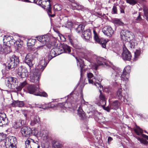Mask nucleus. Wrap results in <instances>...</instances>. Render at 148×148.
Segmentation results:
<instances>
[{
	"label": "nucleus",
	"mask_w": 148,
	"mask_h": 148,
	"mask_svg": "<svg viewBox=\"0 0 148 148\" xmlns=\"http://www.w3.org/2000/svg\"><path fill=\"white\" fill-rule=\"evenodd\" d=\"M119 103L118 101H116L113 102L111 105V108L114 109L117 108L119 106Z\"/></svg>",
	"instance_id": "72a5a7b5"
},
{
	"label": "nucleus",
	"mask_w": 148,
	"mask_h": 148,
	"mask_svg": "<svg viewBox=\"0 0 148 148\" xmlns=\"http://www.w3.org/2000/svg\"><path fill=\"white\" fill-rule=\"evenodd\" d=\"M20 132L23 137H29L31 134L32 130L27 126H24L21 128Z\"/></svg>",
	"instance_id": "9b49d317"
},
{
	"label": "nucleus",
	"mask_w": 148,
	"mask_h": 148,
	"mask_svg": "<svg viewBox=\"0 0 148 148\" xmlns=\"http://www.w3.org/2000/svg\"><path fill=\"white\" fill-rule=\"evenodd\" d=\"M131 33L126 30H122L121 32V39L124 41H128L130 40V38Z\"/></svg>",
	"instance_id": "ddd939ff"
},
{
	"label": "nucleus",
	"mask_w": 148,
	"mask_h": 148,
	"mask_svg": "<svg viewBox=\"0 0 148 148\" xmlns=\"http://www.w3.org/2000/svg\"><path fill=\"white\" fill-rule=\"evenodd\" d=\"M16 71L17 74L22 78H24L28 76V72L27 69L23 66L19 67Z\"/></svg>",
	"instance_id": "1a4fd4ad"
},
{
	"label": "nucleus",
	"mask_w": 148,
	"mask_h": 148,
	"mask_svg": "<svg viewBox=\"0 0 148 148\" xmlns=\"http://www.w3.org/2000/svg\"><path fill=\"white\" fill-rule=\"evenodd\" d=\"M93 33L94 34V37L95 41L101 44L102 47L103 48H105L106 47V44L108 41L106 40L100 39L94 29L93 30Z\"/></svg>",
	"instance_id": "9d476101"
},
{
	"label": "nucleus",
	"mask_w": 148,
	"mask_h": 148,
	"mask_svg": "<svg viewBox=\"0 0 148 148\" xmlns=\"http://www.w3.org/2000/svg\"><path fill=\"white\" fill-rule=\"evenodd\" d=\"M38 53L37 51L28 54L25 58V62L29 67L30 69L31 70L34 64V61L32 58H38Z\"/></svg>",
	"instance_id": "7ed1b4c3"
},
{
	"label": "nucleus",
	"mask_w": 148,
	"mask_h": 148,
	"mask_svg": "<svg viewBox=\"0 0 148 148\" xmlns=\"http://www.w3.org/2000/svg\"><path fill=\"white\" fill-rule=\"evenodd\" d=\"M113 23L117 26L122 25L123 23L117 18H114L112 20Z\"/></svg>",
	"instance_id": "7c9ffc66"
},
{
	"label": "nucleus",
	"mask_w": 148,
	"mask_h": 148,
	"mask_svg": "<svg viewBox=\"0 0 148 148\" xmlns=\"http://www.w3.org/2000/svg\"><path fill=\"white\" fill-rule=\"evenodd\" d=\"M139 57V51L136 50V51L134 52V60H138Z\"/></svg>",
	"instance_id": "c03bdc74"
},
{
	"label": "nucleus",
	"mask_w": 148,
	"mask_h": 148,
	"mask_svg": "<svg viewBox=\"0 0 148 148\" xmlns=\"http://www.w3.org/2000/svg\"><path fill=\"white\" fill-rule=\"evenodd\" d=\"M79 64L80 68L81 75L83 68L84 66V61L81 59L80 60L78 61V63L77 64L78 65Z\"/></svg>",
	"instance_id": "2f4dec72"
},
{
	"label": "nucleus",
	"mask_w": 148,
	"mask_h": 148,
	"mask_svg": "<svg viewBox=\"0 0 148 148\" xmlns=\"http://www.w3.org/2000/svg\"><path fill=\"white\" fill-rule=\"evenodd\" d=\"M52 144L53 148H62L63 147L61 142L57 140L53 141Z\"/></svg>",
	"instance_id": "412c9836"
},
{
	"label": "nucleus",
	"mask_w": 148,
	"mask_h": 148,
	"mask_svg": "<svg viewBox=\"0 0 148 148\" xmlns=\"http://www.w3.org/2000/svg\"><path fill=\"white\" fill-rule=\"evenodd\" d=\"M45 60H42L39 62L36 69H34L30 72V81L36 84L39 82L40 73L42 72L47 65Z\"/></svg>",
	"instance_id": "f257e3e1"
},
{
	"label": "nucleus",
	"mask_w": 148,
	"mask_h": 148,
	"mask_svg": "<svg viewBox=\"0 0 148 148\" xmlns=\"http://www.w3.org/2000/svg\"><path fill=\"white\" fill-rule=\"evenodd\" d=\"M16 88L17 91H20L22 90V88L20 85H19L18 87Z\"/></svg>",
	"instance_id": "4d7b16f0"
},
{
	"label": "nucleus",
	"mask_w": 148,
	"mask_h": 148,
	"mask_svg": "<svg viewBox=\"0 0 148 148\" xmlns=\"http://www.w3.org/2000/svg\"><path fill=\"white\" fill-rule=\"evenodd\" d=\"M113 71L112 75V77L114 78V79H116V80L119 77L120 73L121 72L120 69H119L118 68L116 67L114 68L113 69Z\"/></svg>",
	"instance_id": "a211bd4d"
},
{
	"label": "nucleus",
	"mask_w": 148,
	"mask_h": 148,
	"mask_svg": "<svg viewBox=\"0 0 148 148\" xmlns=\"http://www.w3.org/2000/svg\"><path fill=\"white\" fill-rule=\"evenodd\" d=\"M5 80L7 85L10 89H14L17 84L18 81L15 78L9 77L6 78Z\"/></svg>",
	"instance_id": "39448f33"
},
{
	"label": "nucleus",
	"mask_w": 148,
	"mask_h": 148,
	"mask_svg": "<svg viewBox=\"0 0 148 148\" xmlns=\"http://www.w3.org/2000/svg\"><path fill=\"white\" fill-rule=\"evenodd\" d=\"M40 121V118L38 116H36L34 117L33 120L31 121V124L32 125H34Z\"/></svg>",
	"instance_id": "bb28decb"
},
{
	"label": "nucleus",
	"mask_w": 148,
	"mask_h": 148,
	"mask_svg": "<svg viewBox=\"0 0 148 148\" xmlns=\"http://www.w3.org/2000/svg\"><path fill=\"white\" fill-rule=\"evenodd\" d=\"M97 102L99 106H101L103 108H104L106 103V101H105V103H103V101L100 100V101H97Z\"/></svg>",
	"instance_id": "79ce46f5"
},
{
	"label": "nucleus",
	"mask_w": 148,
	"mask_h": 148,
	"mask_svg": "<svg viewBox=\"0 0 148 148\" xmlns=\"http://www.w3.org/2000/svg\"><path fill=\"white\" fill-rule=\"evenodd\" d=\"M26 82L25 81L21 83L19 85L21 86L23 88L26 85Z\"/></svg>",
	"instance_id": "864d4df0"
},
{
	"label": "nucleus",
	"mask_w": 148,
	"mask_h": 148,
	"mask_svg": "<svg viewBox=\"0 0 148 148\" xmlns=\"http://www.w3.org/2000/svg\"><path fill=\"white\" fill-rule=\"evenodd\" d=\"M50 0H40L38 2L39 5L48 10V13H51Z\"/></svg>",
	"instance_id": "6e6552de"
},
{
	"label": "nucleus",
	"mask_w": 148,
	"mask_h": 148,
	"mask_svg": "<svg viewBox=\"0 0 148 148\" xmlns=\"http://www.w3.org/2000/svg\"><path fill=\"white\" fill-rule=\"evenodd\" d=\"M12 36H5L3 39V40L4 41V42H7L10 41V39H12Z\"/></svg>",
	"instance_id": "a19ab883"
},
{
	"label": "nucleus",
	"mask_w": 148,
	"mask_h": 148,
	"mask_svg": "<svg viewBox=\"0 0 148 148\" xmlns=\"http://www.w3.org/2000/svg\"><path fill=\"white\" fill-rule=\"evenodd\" d=\"M99 90L100 92V95L99 96L100 100L103 101V103H105V101H106V98L105 96L102 93L100 89H99Z\"/></svg>",
	"instance_id": "f704fd0d"
},
{
	"label": "nucleus",
	"mask_w": 148,
	"mask_h": 148,
	"mask_svg": "<svg viewBox=\"0 0 148 148\" xmlns=\"http://www.w3.org/2000/svg\"><path fill=\"white\" fill-rule=\"evenodd\" d=\"M12 125L14 128L17 129L21 126V124L19 123L18 121L13 122L12 123Z\"/></svg>",
	"instance_id": "e433bc0d"
},
{
	"label": "nucleus",
	"mask_w": 148,
	"mask_h": 148,
	"mask_svg": "<svg viewBox=\"0 0 148 148\" xmlns=\"http://www.w3.org/2000/svg\"><path fill=\"white\" fill-rule=\"evenodd\" d=\"M147 2V0H139V4L143 5H145V4Z\"/></svg>",
	"instance_id": "603ef678"
},
{
	"label": "nucleus",
	"mask_w": 148,
	"mask_h": 148,
	"mask_svg": "<svg viewBox=\"0 0 148 148\" xmlns=\"http://www.w3.org/2000/svg\"><path fill=\"white\" fill-rule=\"evenodd\" d=\"M55 50L54 48H53L50 51L49 55V58L50 59H51L52 58L58 55L56 54Z\"/></svg>",
	"instance_id": "c85d7f7f"
},
{
	"label": "nucleus",
	"mask_w": 148,
	"mask_h": 148,
	"mask_svg": "<svg viewBox=\"0 0 148 148\" xmlns=\"http://www.w3.org/2000/svg\"><path fill=\"white\" fill-rule=\"evenodd\" d=\"M51 45L52 46L56 47L57 46L58 44L55 42H54L51 43Z\"/></svg>",
	"instance_id": "bf43d9fd"
},
{
	"label": "nucleus",
	"mask_w": 148,
	"mask_h": 148,
	"mask_svg": "<svg viewBox=\"0 0 148 148\" xmlns=\"http://www.w3.org/2000/svg\"><path fill=\"white\" fill-rule=\"evenodd\" d=\"M134 131L137 135H139V130L138 128H134Z\"/></svg>",
	"instance_id": "13d9d810"
},
{
	"label": "nucleus",
	"mask_w": 148,
	"mask_h": 148,
	"mask_svg": "<svg viewBox=\"0 0 148 148\" xmlns=\"http://www.w3.org/2000/svg\"><path fill=\"white\" fill-rule=\"evenodd\" d=\"M19 61L18 57L13 55L10 58L6 63H4L5 66L9 69L16 67L19 64Z\"/></svg>",
	"instance_id": "20e7f679"
},
{
	"label": "nucleus",
	"mask_w": 148,
	"mask_h": 148,
	"mask_svg": "<svg viewBox=\"0 0 148 148\" xmlns=\"http://www.w3.org/2000/svg\"><path fill=\"white\" fill-rule=\"evenodd\" d=\"M54 48L55 49V50L56 52V54L58 55L63 53V49L62 48V45H61V46H60L59 47H54Z\"/></svg>",
	"instance_id": "cd10ccee"
},
{
	"label": "nucleus",
	"mask_w": 148,
	"mask_h": 148,
	"mask_svg": "<svg viewBox=\"0 0 148 148\" xmlns=\"http://www.w3.org/2000/svg\"><path fill=\"white\" fill-rule=\"evenodd\" d=\"M84 26L82 25H79L76 29V31L78 33H79L82 32L84 29Z\"/></svg>",
	"instance_id": "c9c22d12"
},
{
	"label": "nucleus",
	"mask_w": 148,
	"mask_h": 148,
	"mask_svg": "<svg viewBox=\"0 0 148 148\" xmlns=\"http://www.w3.org/2000/svg\"><path fill=\"white\" fill-rule=\"evenodd\" d=\"M124 45H125V46L126 45H127L131 49L133 47H134L132 43L128 41V40L127 41V42H126L125 44Z\"/></svg>",
	"instance_id": "49530a36"
},
{
	"label": "nucleus",
	"mask_w": 148,
	"mask_h": 148,
	"mask_svg": "<svg viewBox=\"0 0 148 148\" xmlns=\"http://www.w3.org/2000/svg\"><path fill=\"white\" fill-rule=\"evenodd\" d=\"M97 62L98 65H103L105 64L107 65L106 62V60L103 58H99L97 60Z\"/></svg>",
	"instance_id": "393cba45"
},
{
	"label": "nucleus",
	"mask_w": 148,
	"mask_h": 148,
	"mask_svg": "<svg viewBox=\"0 0 148 148\" xmlns=\"http://www.w3.org/2000/svg\"><path fill=\"white\" fill-rule=\"evenodd\" d=\"M139 18V15L138 16L137 18V19H136V23H138V19Z\"/></svg>",
	"instance_id": "69168bd1"
},
{
	"label": "nucleus",
	"mask_w": 148,
	"mask_h": 148,
	"mask_svg": "<svg viewBox=\"0 0 148 148\" xmlns=\"http://www.w3.org/2000/svg\"><path fill=\"white\" fill-rule=\"evenodd\" d=\"M3 52H0V61L1 60V58L2 56L1 55L2 54V53Z\"/></svg>",
	"instance_id": "0e129e2a"
},
{
	"label": "nucleus",
	"mask_w": 148,
	"mask_h": 148,
	"mask_svg": "<svg viewBox=\"0 0 148 148\" xmlns=\"http://www.w3.org/2000/svg\"><path fill=\"white\" fill-rule=\"evenodd\" d=\"M26 148H39L38 142H35L34 140L30 138H28L25 141Z\"/></svg>",
	"instance_id": "0eeeda50"
},
{
	"label": "nucleus",
	"mask_w": 148,
	"mask_h": 148,
	"mask_svg": "<svg viewBox=\"0 0 148 148\" xmlns=\"http://www.w3.org/2000/svg\"><path fill=\"white\" fill-rule=\"evenodd\" d=\"M112 140V138L111 137H109L108 138V143H110Z\"/></svg>",
	"instance_id": "052dcab7"
},
{
	"label": "nucleus",
	"mask_w": 148,
	"mask_h": 148,
	"mask_svg": "<svg viewBox=\"0 0 148 148\" xmlns=\"http://www.w3.org/2000/svg\"><path fill=\"white\" fill-rule=\"evenodd\" d=\"M123 51L122 54L123 58L124 60L129 61L131 58L132 56L130 52L127 49L126 46L123 45Z\"/></svg>",
	"instance_id": "f8f14e48"
},
{
	"label": "nucleus",
	"mask_w": 148,
	"mask_h": 148,
	"mask_svg": "<svg viewBox=\"0 0 148 148\" xmlns=\"http://www.w3.org/2000/svg\"><path fill=\"white\" fill-rule=\"evenodd\" d=\"M38 40L42 44V46L48 44L50 41L49 37L47 35H44L38 36L37 37Z\"/></svg>",
	"instance_id": "4468645a"
},
{
	"label": "nucleus",
	"mask_w": 148,
	"mask_h": 148,
	"mask_svg": "<svg viewBox=\"0 0 148 148\" xmlns=\"http://www.w3.org/2000/svg\"><path fill=\"white\" fill-rule=\"evenodd\" d=\"M70 42H71V45H73V41L72 39L71 38H69V39Z\"/></svg>",
	"instance_id": "e2e57ef3"
},
{
	"label": "nucleus",
	"mask_w": 148,
	"mask_h": 148,
	"mask_svg": "<svg viewBox=\"0 0 148 148\" xmlns=\"http://www.w3.org/2000/svg\"><path fill=\"white\" fill-rule=\"evenodd\" d=\"M112 11L114 12V14H116V13L117 12V10L116 7L115 6H113L112 8Z\"/></svg>",
	"instance_id": "5fc2aeb1"
},
{
	"label": "nucleus",
	"mask_w": 148,
	"mask_h": 148,
	"mask_svg": "<svg viewBox=\"0 0 148 148\" xmlns=\"http://www.w3.org/2000/svg\"><path fill=\"white\" fill-rule=\"evenodd\" d=\"M10 47H7V46H4V48L3 49L2 48V46L0 45V52H4L5 53H7L11 51V50H8V49H9Z\"/></svg>",
	"instance_id": "c756f323"
},
{
	"label": "nucleus",
	"mask_w": 148,
	"mask_h": 148,
	"mask_svg": "<svg viewBox=\"0 0 148 148\" xmlns=\"http://www.w3.org/2000/svg\"><path fill=\"white\" fill-rule=\"evenodd\" d=\"M8 123V121L5 114H3L0 115V126L6 125Z\"/></svg>",
	"instance_id": "f3484780"
},
{
	"label": "nucleus",
	"mask_w": 148,
	"mask_h": 148,
	"mask_svg": "<svg viewBox=\"0 0 148 148\" xmlns=\"http://www.w3.org/2000/svg\"><path fill=\"white\" fill-rule=\"evenodd\" d=\"M127 3L132 5H134L136 2L135 0H126Z\"/></svg>",
	"instance_id": "09e8293b"
},
{
	"label": "nucleus",
	"mask_w": 148,
	"mask_h": 148,
	"mask_svg": "<svg viewBox=\"0 0 148 148\" xmlns=\"http://www.w3.org/2000/svg\"><path fill=\"white\" fill-rule=\"evenodd\" d=\"M79 106V107L77 110L78 114L80 117L81 119H83L85 118V115L82 109V105L77 104V106Z\"/></svg>",
	"instance_id": "aec40b11"
},
{
	"label": "nucleus",
	"mask_w": 148,
	"mask_h": 148,
	"mask_svg": "<svg viewBox=\"0 0 148 148\" xmlns=\"http://www.w3.org/2000/svg\"><path fill=\"white\" fill-rule=\"evenodd\" d=\"M49 15H50V14H49ZM55 15L54 14H51V15L50 16H51V17H54V16H55Z\"/></svg>",
	"instance_id": "338daca9"
},
{
	"label": "nucleus",
	"mask_w": 148,
	"mask_h": 148,
	"mask_svg": "<svg viewBox=\"0 0 148 148\" xmlns=\"http://www.w3.org/2000/svg\"><path fill=\"white\" fill-rule=\"evenodd\" d=\"M72 25L73 23L72 22H69L66 24V27L70 28L72 27Z\"/></svg>",
	"instance_id": "3c124183"
},
{
	"label": "nucleus",
	"mask_w": 148,
	"mask_h": 148,
	"mask_svg": "<svg viewBox=\"0 0 148 148\" xmlns=\"http://www.w3.org/2000/svg\"><path fill=\"white\" fill-rule=\"evenodd\" d=\"M36 95L42 96L44 97H47V94L45 92H38L37 94H35Z\"/></svg>",
	"instance_id": "ea45409f"
},
{
	"label": "nucleus",
	"mask_w": 148,
	"mask_h": 148,
	"mask_svg": "<svg viewBox=\"0 0 148 148\" xmlns=\"http://www.w3.org/2000/svg\"><path fill=\"white\" fill-rule=\"evenodd\" d=\"M5 137V134L0 133V142H3L6 148H16V138L13 136H10L6 138Z\"/></svg>",
	"instance_id": "f03ea898"
},
{
	"label": "nucleus",
	"mask_w": 148,
	"mask_h": 148,
	"mask_svg": "<svg viewBox=\"0 0 148 148\" xmlns=\"http://www.w3.org/2000/svg\"><path fill=\"white\" fill-rule=\"evenodd\" d=\"M49 107H50L49 106H46L45 108H44V109H45V108H49Z\"/></svg>",
	"instance_id": "774afa93"
},
{
	"label": "nucleus",
	"mask_w": 148,
	"mask_h": 148,
	"mask_svg": "<svg viewBox=\"0 0 148 148\" xmlns=\"http://www.w3.org/2000/svg\"><path fill=\"white\" fill-rule=\"evenodd\" d=\"M143 130L139 127V136H141L143 138L148 140V136L143 134Z\"/></svg>",
	"instance_id": "58836bf2"
},
{
	"label": "nucleus",
	"mask_w": 148,
	"mask_h": 148,
	"mask_svg": "<svg viewBox=\"0 0 148 148\" xmlns=\"http://www.w3.org/2000/svg\"><path fill=\"white\" fill-rule=\"evenodd\" d=\"M95 85L96 87H97L98 88H100V89H102L103 87L100 84L98 83H95L94 82L93 83V84Z\"/></svg>",
	"instance_id": "8fccbe9b"
},
{
	"label": "nucleus",
	"mask_w": 148,
	"mask_h": 148,
	"mask_svg": "<svg viewBox=\"0 0 148 148\" xmlns=\"http://www.w3.org/2000/svg\"><path fill=\"white\" fill-rule=\"evenodd\" d=\"M12 105L13 106L22 107L24 106V104L22 101H15L12 103Z\"/></svg>",
	"instance_id": "5701e85b"
},
{
	"label": "nucleus",
	"mask_w": 148,
	"mask_h": 148,
	"mask_svg": "<svg viewBox=\"0 0 148 148\" xmlns=\"http://www.w3.org/2000/svg\"><path fill=\"white\" fill-rule=\"evenodd\" d=\"M144 15L145 17L146 20L148 21V8L145 5L143 6Z\"/></svg>",
	"instance_id": "a878e982"
},
{
	"label": "nucleus",
	"mask_w": 148,
	"mask_h": 148,
	"mask_svg": "<svg viewBox=\"0 0 148 148\" xmlns=\"http://www.w3.org/2000/svg\"><path fill=\"white\" fill-rule=\"evenodd\" d=\"M122 92V90L121 88L119 89L117 92V95L119 99H121L122 98V97H123V99H125L126 100L127 98L128 97V96L127 95V97L126 95H122L121 93Z\"/></svg>",
	"instance_id": "b1692460"
},
{
	"label": "nucleus",
	"mask_w": 148,
	"mask_h": 148,
	"mask_svg": "<svg viewBox=\"0 0 148 148\" xmlns=\"http://www.w3.org/2000/svg\"><path fill=\"white\" fill-rule=\"evenodd\" d=\"M94 76L91 73H87V77L88 78V80L90 84H93L94 83L93 80L91 79Z\"/></svg>",
	"instance_id": "473e14b6"
},
{
	"label": "nucleus",
	"mask_w": 148,
	"mask_h": 148,
	"mask_svg": "<svg viewBox=\"0 0 148 148\" xmlns=\"http://www.w3.org/2000/svg\"><path fill=\"white\" fill-rule=\"evenodd\" d=\"M62 6L59 4H56L54 6V9L55 11H60L62 9Z\"/></svg>",
	"instance_id": "4c0bfd02"
},
{
	"label": "nucleus",
	"mask_w": 148,
	"mask_h": 148,
	"mask_svg": "<svg viewBox=\"0 0 148 148\" xmlns=\"http://www.w3.org/2000/svg\"><path fill=\"white\" fill-rule=\"evenodd\" d=\"M139 141L140 143L145 145H147L148 144V142L146 140L143 139V138H139Z\"/></svg>",
	"instance_id": "a18cd8bd"
},
{
	"label": "nucleus",
	"mask_w": 148,
	"mask_h": 148,
	"mask_svg": "<svg viewBox=\"0 0 148 148\" xmlns=\"http://www.w3.org/2000/svg\"><path fill=\"white\" fill-rule=\"evenodd\" d=\"M39 89V86H36L34 85H30L28 86L27 87V92L30 94H36L37 91Z\"/></svg>",
	"instance_id": "dca6fc26"
},
{
	"label": "nucleus",
	"mask_w": 148,
	"mask_h": 148,
	"mask_svg": "<svg viewBox=\"0 0 148 148\" xmlns=\"http://www.w3.org/2000/svg\"><path fill=\"white\" fill-rule=\"evenodd\" d=\"M35 40L32 39H30L28 40L27 44L29 45H32L34 44Z\"/></svg>",
	"instance_id": "37998d69"
},
{
	"label": "nucleus",
	"mask_w": 148,
	"mask_h": 148,
	"mask_svg": "<svg viewBox=\"0 0 148 148\" xmlns=\"http://www.w3.org/2000/svg\"><path fill=\"white\" fill-rule=\"evenodd\" d=\"M62 48L63 52L69 53L71 51V47L66 45H62Z\"/></svg>",
	"instance_id": "4be33fe9"
},
{
	"label": "nucleus",
	"mask_w": 148,
	"mask_h": 148,
	"mask_svg": "<svg viewBox=\"0 0 148 148\" xmlns=\"http://www.w3.org/2000/svg\"><path fill=\"white\" fill-rule=\"evenodd\" d=\"M131 71V67L130 66H126L123 70L122 73L120 77L121 81L126 82L128 81L129 75Z\"/></svg>",
	"instance_id": "423d86ee"
},
{
	"label": "nucleus",
	"mask_w": 148,
	"mask_h": 148,
	"mask_svg": "<svg viewBox=\"0 0 148 148\" xmlns=\"http://www.w3.org/2000/svg\"><path fill=\"white\" fill-rule=\"evenodd\" d=\"M18 122L19 124H21V126L25 124V123L24 121L22 120H19L18 121Z\"/></svg>",
	"instance_id": "6e6d98bb"
},
{
	"label": "nucleus",
	"mask_w": 148,
	"mask_h": 148,
	"mask_svg": "<svg viewBox=\"0 0 148 148\" xmlns=\"http://www.w3.org/2000/svg\"><path fill=\"white\" fill-rule=\"evenodd\" d=\"M82 36L85 40H89L91 37V32L90 30L88 29L85 30L83 32Z\"/></svg>",
	"instance_id": "6ab92c4d"
},
{
	"label": "nucleus",
	"mask_w": 148,
	"mask_h": 148,
	"mask_svg": "<svg viewBox=\"0 0 148 148\" xmlns=\"http://www.w3.org/2000/svg\"><path fill=\"white\" fill-rule=\"evenodd\" d=\"M102 32L104 34L110 37L114 33V31L111 27L109 26L105 27L102 29Z\"/></svg>",
	"instance_id": "2eb2a0df"
},
{
	"label": "nucleus",
	"mask_w": 148,
	"mask_h": 148,
	"mask_svg": "<svg viewBox=\"0 0 148 148\" xmlns=\"http://www.w3.org/2000/svg\"><path fill=\"white\" fill-rule=\"evenodd\" d=\"M75 5H73V6L75 7L78 10H80L83 8V6L77 3H76L75 4Z\"/></svg>",
	"instance_id": "de8ad7c7"
},
{
	"label": "nucleus",
	"mask_w": 148,
	"mask_h": 148,
	"mask_svg": "<svg viewBox=\"0 0 148 148\" xmlns=\"http://www.w3.org/2000/svg\"><path fill=\"white\" fill-rule=\"evenodd\" d=\"M103 108L105 110H106L108 112H109L110 111V109L108 107H107L105 108L104 107V108Z\"/></svg>",
	"instance_id": "680f3d73"
}]
</instances>
